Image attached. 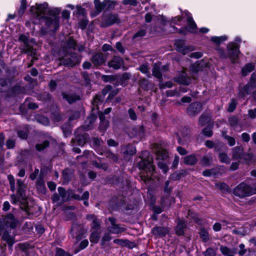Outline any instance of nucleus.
<instances>
[{
    "label": "nucleus",
    "instance_id": "nucleus-1",
    "mask_svg": "<svg viewBox=\"0 0 256 256\" xmlns=\"http://www.w3.org/2000/svg\"><path fill=\"white\" fill-rule=\"evenodd\" d=\"M141 160L138 164L140 169L146 170V175L144 173L140 176L141 180L145 184L151 180V176L154 170L153 165V158L150 152L148 150H144L142 152L140 156Z\"/></svg>",
    "mask_w": 256,
    "mask_h": 256
},
{
    "label": "nucleus",
    "instance_id": "nucleus-2",
    "mask_svg": "<svg viewBox=\"0 0 256 256\" xmlns=\"http://www.w3.org/2000/svg\"><path fill=\"white\" fill-rule=\"evenodd\" d=\"M30 11L32 16L36 20H40L46 14L56 17L59 14V10L57 8L50 9L47 4H36L30 8Z\"/></svg>",
    "mask_w": 256,
    "mask_h": 256
},
{
    "label": "nucleus",
    "instance_id": "nucleus-3",
    "mask_svg": "<svg viewBox=\"0 0 256 256\" xmlns=\"http://www.w3.org/2000/svg\"><path fill=\"white\" fill-rule=\"evenodd\" d=\"M19 224L18 220L12 213L7 214L0 218V236L3 230L10 228L14 229Z\"/></svg>",
    "mask_w": 256,
    "mask_h": 256
},
{
    "label": "nucleus",
    "instance_id": "nucleus-4",
    "mask_svg": "<svg viewBox=\"0 0 256 256\" xmlns=\"http://www.w3.org/2000/svg\"><path fill=\"white\" fill-rule=\"evenodd\" d=\"M16 194H13L10 196L12 202L14 204L25 198L26 189V186L20 179L16 180Z\"/></svg>",
    "mask_w": 256,
    "mask_h": 256
},
{
    "label": "nucleus",
    "instance_id": "nucleus-5",
    "mask_svg": "<svg viewBox=\"0 0 256 256\" xmlns=\"http://www.w3.org/2000/svg\"><path fill=\"white\" fill-rule=\"evenodd\" d=\"M233 194L236 196L244 198L252 195L254 192L250 186L242 182L234 189Z\"/></svg>",
    "mask_w": 256,
    "mask_h": 256
},
{
    "label": "nucleus",
    "instance_id": "nucleus-6",
    "mask_svg": "<svg viewBox=\"0 0 256 256\" xmlns=\"http://www.w3.org/2000/svg\"><path fill=\"white\" fill-rule=\"evenodd\" d=\"M82 127H79L74 132V138L72 140V145L76 142L80 146H84L90 140L89 134L85 132Z\"/></svg>",
    "mask_w": 256,
    "mask_h": 256
},
{
    "label": "nucleus",
    "instance_id": "nucleus-7",
    "mask_svg": "<svg viewBox=\"0 0 256 256\" xmlns=\"http://www.w3.org/2000/svg\"><path fill=\"white\" fill-rule=\"evenodd\" d=\"M18 40L23 42V44L21 46L22 53L27 54L30 56H34L36 49L30 45V40L28 36L24 34H21L18 37Z\"/></svg>",
    "mask_w": 256,
    "mask_h": 256
},
{
    "label": "nucleus",
    "instance_id": "nucleus-8",
    "mask_svg": "<svg viewBox=\"0 0 256 256\" xmlns=\"http://www.w3.org/2000/svg\"><path fill=\"white\" fill-rule=\"evenodd\" d=\"M103 22L101 24L102 26H110L115 24H120L121 21L118 14L110 13L103 16Z\"/></svg>",
    "mask_w": 256,
    "mask_h": 256
},
{
    "label": "nucleus",
    "instance_id": "nucleus-9",
    "mask_svg": "<svg viewBox=\"0 0 256 256\" xmlns=\"http://www.w3.org/2000/svg\"><path fill=\"white\" fill-rule=\"evenodd\" d=\"M86 232L84 226L82 224L74 223L72 224L70 229V234L72 238H76V242H78L83 236L84 234Z\"/></svg>",
    "mask_w": 256,
    "mask_h": 256
},
{
    "label": "nucleus",
    "instance_id": "nucleus-10",
    "mask_svg": "<svg viewBox=\"0 0 256 256\" xmlns=\"http://www.w3.org/2000/svg\"><path fill=\"white\" fill-rule=\"evenodd\" d=\"M174 46H176V50L184 55L188 54L196 49L193 46L186 45L185 40H176Z\"/></svg>",
    "mask_w": 256,
    "mask_h": 256
},
{
    "label": "nucleus",
    "instance_id": "nucleus-11",
    "mask_svg": "<svg viewBox=\"0 0 256 256\" xmlns=\"http://www.w3.org/2000/svg\"><path fill=\"white\" fill-rule=\"evenodd\" d=\"M90 60L94 66L98 67L106 64L107 55L102 52H94L92 55Z\"/></svg>",
    "mask_w": 256,
    "mask_h": 256
},
{
    "label": "nucleus",
    "instance_id": "nucleus-12",
    "mask_svg": "<svg viewBox=\"0 0 256 256\" xmlns=\"http://www.w3.org/2000/svg\"><path fill=\"white\" fill-rule=\"evenodd\" d=\"M124 59L118 56H114L108 62L107 66L110 68L118 70L124 66Z\"/></svg>",
    "mask_w": 256,
    "mask_h": 256
},
{
    "label": "nucleus",
    "instance_id": "nucleus-13",
    "mask_svg": "<svg viewBox=\"0 0 256 256\" xmlns=\"http://www.w3.org/2000/svg\"><path fill=\"white\" fill-rule=\"evenodd\" d=\"M227 50L229 58L232 62H234V60L238 57L239 46L236 42H230L228 44Z\"/></svg>",
    "mask_w": 256,
    "mask_h": 256
},
{
    "label": "nucleus",
    "instance_id": "nucleus-14",
    "mask_svg": "<svg viewBox=\"0 0 256 256\" xmlns=\"http://www.w3.org/2000/svg\"><path fill=\"white\" fill-rule=\"evenodd\" d=\"M202 109V105L199 102H194L188 105L186 108V112L190 116L198 114Z\"/></svg>",
    "mask_w": 256,
    "mask_h": 256
},
{
    "label": "nucleus",
    "instance_id": "nucleus-15",
    "mask_svg": "<svg viewBox=\"0 0 256 256\" xmlns=\"http://www.w3.org/2000/svg\"><path fill=\"white\" fill-rule=\"evenodd\" d=\"M174 80L180 84L184 86H188L191 83L190 77L183 70L174 78Z\"/></svg>",
    "mask_w": 256,
    "mask_h": 256
},
{
    "label": "nucleus",
    "instance_id": "nucleus-16",
    "mask_svg": "<svg viewBox=\"0 0 256 256\" xmlns=\"http://www.w3.org/2000/svg\"><path fill=\"white\" fill-rule=\"evenodd\" d=\"M86 218L90 222V228L94 230H98L101 228V221L97 216L94 214H88L86 216Z\"/></svg>",
    "mask_w": 256,
    "mask_h": 256
},
{
    "label": "nucleus",
    "instance_id": "nucleus-17",
    "mask_svg": "<svg viewBox=\"0 0 256 256\" xmlns=\"http://www.w3.org/2000/svg\"><path fill=\"white\" fill-rule=\"evenodd\" d=\"M169 228L165 226H155L152 230V233L156 238L164 237L169 232Z\"/></svg>",
    "mask_w": 256,
    "mask_h": 256
},
{
    "label": "nucleus",
    "instance_id": "nucleus-18",
    "mask_svg": "<svg viewBox=\"0 0 256 256\" xmlns=\"http://www.w3.org/2000/svg\"><path fill=\"white\" fill-rule=\"evenodd\" d=\"M4 230L2 239L8 244L9 249L12 250V247L15 243L14 236L10 235V232L7 229H5Z\"/></svg>",
    "mask_w": 256,
    "mask_h": 256
},
{
    "label": "nucleus",
    "instance_id": "nucleus-19",
    "mask_svg": "<svg viewBox=\"0 0 256 256\" xmlns=\"http://www.w3.org/2000/svg\"><path fill=\"white\" fill-rule=\"evenodd\" d=\"M60 60V64L68 67H73L79 63L78 58L74 56H72L71 58H62Z\"/></svg>",
    "mask_w": 256,
    "mask_h": 256
},
{
    "label": "nucleus",
    "instance_id": "nucleus-20",
    "mask_svg": "<svg viewBox=\"0 0 256 256\" xmlns=\"http://www.w3.org/2000/svg\"><path fill=\"white\" fill-rule=\"evenodd\" d=\"M130 136L132 138H142L144 134V130L142 125L133 128L130 132Z\"/></svg>",
    "mask_w": 256,
    "mask_h": 256
},
{
    "label": "nucleus",
    "instance_id": "nucleus-21",
    "mask_svg": "<svg viewBox=\"0 0 256 256\" xmlns=\"http://www.w3.org/2000/svg\"><path fill=\"white\" fill-rule=\"evenodd\" d=\"M62 98L66 100L69 104H72L80 100L79 95L76 93L68 94L66 92H62Z\"/></svg>",
    "mask_w": 256,
    "mask_h": 256
},
{
    "label": "nucleus",
    "instance_id": "nucleus-22",
    "mask_svg": "<svg viewBox=\"0 0 256 256\" xmlns=\"http://www.w3.org/2000/svg\"><path fill=\"white\" fill-rule=\"evenodd\" d=\"M97 116L96 114H92L89 116H88L84 124L81 126L83 129L86 130H88L92 128L93 124L96 120Z\"/></svg>",
    "mask_w": 256,
    "mask_h": 256
},
{
    "label": "nucleus",
    "instance_id": "nucleus-23",
    "mask_svg": "<svg viewBox=\"0 0 256 256\" xmlns=\"http://www.w3.org/2000/svg\"><path fill=\"white\" fill-rule=\"evenodd\" d=\"M184 12L186 16L187 17V22L188 23V28L189 32L192 33H195L197 28L196 24L192 17L190 14L186 10Z\"/></svg>",
    "mask_w": 256,
    "mask_h": 256
},
{
    "label": "nucleus",
    "instance_id": "nucleus-24",
    "mask_svg": "<svg viewBox=\"0 0 256 256\" xmlns=\"http://www.w3.org/2000/svg\"><path fill=\"white\" fill-rule=\"evenodd\" d=\"M64 182L68 184L74 177V170L70 168H66L62 172Z\"/></svg>",
    "mask_w": 256,
    "mask_h": 256
},
{
    "label": "nucleus",
    "instance_id": "nucleus-25",
    "mask_svg": "<svg viewBox=\"0 0 256 256\" xmlns=\"http://www.w3.org/2000/svg\"><path fill=\"white\" fill-rule=\"evenodd\" d=\"M232 158L233 160L242 159L244 158V148L238 146L232 149Z\"/></svg>",
    "mask_w": 256,
    "mask_h": 256
},
{
    "label": "nucleus",
    "instance_id": "nucleus-26",
    "mask_svg": "<svg viewBox=\"0 0 256 256\" xmlns=\"http://www.w3.org/2000/svg\"><path fill=\"white\" fill-rule=\"evenodd\" d=\"M138 84L142 89L146 91L153 87V84L145 78H140L138 81Z\"/></svg>",
    "mask_w": 256,
    "mask_h": 256
},
{
    "label": "nucleus",
    "instance_id": "nucleus-27",
    "mask_svg": "<svg viewBox=\"0 0 256 256\" xmlns=\"http://www.w3.org/2000/svg\"><path fill=\"white\" fill-rule=\"evenodd\" d=\"M42 19H44V20L45 24L48 28H50L52 24H54V32H56L59 27V21L56 17L52 18L44 16V17Z\"/></svg>",
    "mask_w": 256,
    "mask_h": 256
},
{
    "label": "nucleus",
    "instance_id": "nucleus-28",
    "mask_svg": "<svg viewBox=\"0 0 256 256\" xmlns=\"http://www.w3.org/2000/svg\"><path fill=\"white\" fill-rule=\"evenodd\" d=\"M254 86H252V82H248L245 85L242 89L240 90L238 96L240 98H244L246 96L249 94L251 92V90L254 89Z\"/></svg>",
    "mask_w": 256,
    "mask_h": 256
},
{
    "label": "nucleus",
    "instance_id": "nucleus-29",
    "mask_svg": "<svg viewBox=\"0 0 256 256\" xmlns=\"http://www.w3.org/2000/svg\"><path fill=\"white\" fill-rule=\"evenodd\" d=\"M152 76L158 79L160 82L162 81V72L158 64H154L152 69Z\"/></svg>",
    "mask_w": 256,
    "mask_h": 256
},
{
    "label": "nucleus",
    "instance_id": "nucleus-30",
    "mask_svg": "<svg viewBox=\"0 0 256 256\" xmlns=\"http://www.w3.org/2000/svg\"><path fill=\"white\" fill-rule=\"evenodd\" d=\"M148 25L144 24L140 26V29L133 36L132 38L136 39L138 38H142L146 35V30L148 28Z\"/></svg>",
    "mask_w": 256,
    "mask_h": 256
},
{
    "label": "nucleus",
    "instance_id": "nucleus-31",
    "mask_svg": "<svg viewBox=\"0 0 256 256\" xmlns=\"http://www.w3.org/2000/svg\"><path fill=\"white\" fill-rule=\"evenodd\" d=\"M188 174L187 171L185 170L176 171L170 174V178L173 180H180L182 178L184 177Z\"/></svg>",
    "mask_w": 256,
    "mask_h": 256
},
{
    "label": "nucleus",
    "instance_id": "nucleus-32",
    "mask_svg": "<svg viewBox=\"0 0 256 256\" xmlns=\"http://www.w3.org/2000/svg\"><path fill=\"white\" fill-rule=\"evenodd\" d=\"M94 4L96 10L92 14L93 16H95L98 14L103 10L105 9L104 1L100 2V0H94Z\"/></svg>",
    "mask_w": 256,
    "mask_h": 256
},
{
    "label": "nucleus",
    "instance_id": "nucleus-33",
    "mask_svg": "<svg viewBox=\"0 0 256 256\" xmlns=\"http://www.w3.org/2000/svg\"><path fill=\"white\" fill-rule=\"evenodd\" d=\"M198 162V159L194 154H190L184 158V163L186 165L194 166Z\"/></svg>",
    "mask_w": 256,
    "mask_h": 256
},
{
    "label": "nucleus",
    "instance_id": "nucleus-34",
    "mask_svg": "<svg viewBox=\"0 0 256 256\" xmlns=\"http://www.w3.org/2000/svg\"><path fill=\"white\" fill-rule=\"evenodd\" d=\"M212 158L210 155L204 156L200 161V164L202 166L208 167L212 164Z\"/></svg>",
    "mask_w": 256,
    "mask_h": 256
},
{
    "label": "nucleus",
    "instance_id": "nucleus-35",
    "mask_svg": "<svg viewBox=\"0 0 256 256\" xmlns=\"http://www.w3.org/2000/svg\"><path fill=\"white\" fill-rule=\"evenodd\" d=\"M36 186L40 192L42 194H44L46 192V188L45 187L44 180L38 178L36 182Z\"/></svg>",
    "mask_w": 256,
    "mask_h": 256
},
{
    "label": "nucleus",
    "instance_id": "nucleus-36",
    "mask_svg": "<svg viewBox=\"0 0 256 256\" xmlns=\"http://www.w3.org/2000/svg\"><path fill=\"white\" fill-rule=\"evenodd\" d=\"M108 230L110 233L114 234H119L126 230V229L122 227L120 224H117L113 226H109Z\"/></svg>",
    "mask_w": 256,
    "mask_h": 256
},
{
    "label": "nucleus",
    "instance_id": "nucleus-37",
    "mask_svg": "<svg viewBox=\"0 0 256 256\" xmlns=\"http://www.w3.org/2000/svg\"><path fill=\"white\" fill-rule=\"evenodd\" d=\"M150 68L147 63L140 64V66L137 68V70L146 74L148 78H150L152 77V74L150 72Z\"/></svg>",
    "mask_w": 256,
    "mask_h": 256
},
{
    "label": "nucleus",
    "instance_id": "nucleus-38",
    "mask_svg": "<svg viewBox=\"0 0 256 256\" xmlns=\"http://www.w3.org/2000/svg\"><path fill=\"white\" fill-rule=\"evenodd\" d=\"M186 226V222L182 220H178L177 226L176 228V233L178 236L184 234V228Z\"/></svg>",
    "mask_w": 256,
    "mask_h": 256
},
{
    "label": "nucleus",
    "instance_id": "nucleus-39",
    "mask_svg": "<svg viewBox=\"0 0 256 256\" xmlns=\"http://www.w3.org/2000/svg\"><path fill=\"white\" fill-rule=\"evenodd\" d=\"M132 77V74L130 72H124L120 78L118 80V82L122 86H124L127 82L130 80Z\"/></svg>",
    "mask_w": 256,
    "mask_h": 256
},
{
    "label": "nucleus",
    "instance_id": "nucleus-40",
    "mask_svg": "<svg viewBox=\"0 0 256 256\" xmlns=\"http://www.w3.org/2000/svg\"><path fill=\"white\" fill-rule=\"evenodd\" d=\"M64 48L66 50H76V41L72 37L70 38L68 41L66 42V44L64 46Z\"/></svg>",
    "mask_w": 256,
    "mask_h": 256
},
{
    "label": "nucleus",
    "instance_id": "nucleus-41",
    "mask_svg": "<svg viewBox=\"0 0 256 256\" xmlns=\"http://www.w3.org/2000/svg\"><path fill=\"white\" fill-rule=\"evenodd\" d=\"M157 160H166L168 158V152L163 149H159L156 152Z\"/></svg>",
    "mask_w": 256,
    "mask_h": 256
},
{
    "label": "nucleus",
    "instance_id": "nucleus-42",
    "mask_svg": "<svg viewBox=\"0 0 256 256\" xmlns=\"http://www.w3.org/2000/svg\"><path fill=\"white\" fill-rule=\"evenodd\" d=\"M104 100V98L102 97L101 95L96 94L92 102L93 108H96L98 109V105L99 104H102Z\"/></svg>",
    "mask_w": 256,
    "mask_h": 256
},
{
    "label": "nucleus",
    "instance_id": "nucleus-43",
    "mask_svg": "<svg viewBox=\"0 0 256 256\" xmlns=\"http://www.w3.org/2000/svg\"><path fill=\"white\" fill-rule=\"evenodd\" d=\"M254 64L248 63L242 68V73L243 76H246L248 73L252 72L254 68Z\"/></svg>",
    "mask_w": 256,
    "mask_h": 256
},
{
    "label": "nucleus",
    "instance_id": "nucleus-44",
    "mask_svg": "<svg viewBox=\"0 0 256 256\" xmlns=\"http://www.w3.org/2000/svg\"><path fill=\"white\" fill-rule=\"evenodd\" d=\"M228 37L226 36H212L210 38V41L215 44L216 46H219L222 42L227 40Z\"/></svg>",
    "mask_w": 256,
    "mask_h": 256
},
{
    "label": "nucleus",
    "instance_id": "nucleus-45",
    "mask_svg": "<svg viewBox=\"0 0 256 256\" xmlns=\"http://www.w3.org/2000/svg\"><path fill=\"white\" fill-rule=\"evenodd\" d=\"M100 238V232L95 230L90 234V240L92 243L96 244L98 242Z\"/></svg>",
    "mask_w": 256,
    "mask_h": 256
},
{
    "label": "nucleus",
    "instance_id": "nucleus-46",
    "mask_svg": "<svg viewBox=\"0 0 256 256\" xmlns=\"http://www.w3.org/2000/svg\"><path fill=\"white\" fill-rule=\"evenodd\" d=\"M104 154L106 158H108L110 160L114 162H116L118 161V156L112 153L110 150H107L105 152Z\"/></svg>",
    "mask_w": 256,
    "mask_h": 256
},
{
    "label": "nucleus",
    "instance_id": "nucleus-47",
    "mask_svg": "<svg viewBox=\"0 0 256 256\" xmlns=\"http://www.w3.org/2000/svg\"><path fill=\"white\" fill-rule=\"evenodd\" d=\"M89 192L88 191H85L81 196L78 194H74L72 195V198L78 200H88L89 198Z\"/></svg>",
    "mask_w": 256,
    "mask_h": 256
},
{
    "label": "nucleus",
    "instance_id": "nucleus-48",
    "mask_svg": "<svg viewBox=\"0 0 256 256\" xmlns=\"http://www.w3.org/2000/svg\"><path fill=\"white\" fill-rule=\"evenodd\" d=\"M101 78L102 80L105 82H112L118 80V76L116 74L102 75V76Z\"/></svg>",
    "mask_w": 256,
    "mask_h": 256
},
{
    "label": "nucleus",
    "instance_id": "nucleus-49",
    "mask_svg": "<svg viewBox=\"0 0 256 256\" xmlns=\"http://www.w3.org/2000/svg\"><path fill=\"white\" fill-rule=\"evenodd\" d=\"M22 92V89L21 87L18 85H16L10 90L9 93L10 96H14Z\"/></svg>",
    "mask_w": 256,
    "mask_h": 256
},
{
    "label": "nucleus",
    "instance_id": "nucleus-50",
    "mask_svg": "<svg viewBox=\"0 0 256 256\" xmlns=\"http://www.w3.org/2000/svg\"><path fill=\"white\" fill-rule=\"evenodd\" d=\"M216 186L222 192H229L230 188L229 186L224 182H218L216 184Z\"/></svg>",
    "mask_w": 256,
    "mask_h": 256
},
{
    "label": "nucleus",
    "instance_id": "nucleus-51",
    "mask_svg": "<svg viewBox=\"0 0 256 256\" xmlns=\"http://www.w3.org/2000/svg\"><path fill=\"white\" fill-rule=\"evenodd\" d=\"M220 251L224 256H234V253L230 249L226 246H221L220 247Z\"/></svg>",
    "mask_w": 256,
    "mask_h": 256
},
{
    "label": "nucleus",
    "instance_id": "nucleus-52",
    "mask_svg": "<svg viewBox=\"0 0 256 256\" xmlns=\"http://www.w3.org/2000/svg\"><path fill=\"white\" fill-rule=\"evenodd\" d=\"M26 0H21L20 6L18 10V14L20 16H22L24 13L26 8Z\"/></svg>",
    "mask_w": 256,
    "mask_h": 256
},
{
    "label": "nucleus",
    "instance_id": "nucleus-53",
    "mask_svg": "<svg viewBox=\"0 0 256 256\" xmlns=\"http://www.w3.org/2000/svg\"><path fill=\"white\" fill-rule=\"evenodd\" d=\"M136 152V148L132 144H128L126 148L124 153L128 155H133Z\"/></svg>",
    "mask_w": 256,
    "mask_h": 256
},
{
    "label": "nucleus",
    "instance_id": "nucleus-54",
    "mask_svg": "<svg viewBox=\"0 0 256 256\" xmlns=\"http://www.w3.org/2000/svg\"><path fill=\"white\" fill-rule=\"evenodd\" d=\"M92 164L94 167L102 169L104 171L108 169V165L104 163H100L98 162L96 160H92Z\"/></svg>",
    "mask_w": 256,
    "mask_h": 256
},
{
    "label": "nucleus",
    "instance_id": "nucleus-55",
    "mask_svg": "<svg viewBox=\"0 0 256 256\" xmlns=\"http://www.w3.org/2000/svg\"><path fill=\"white\" fill-rule=\"evenodd\" d=\"M50 145L48 140H45L42 143L36 144L35 146L36 150L38 152L44 150L46 148H48Z\"/></svg>",
    "mask_w": 256,
    "mask_h": 256
},
{
    "label": "nucleus",
    "instance_id": "nucleus-56",
    "mask_svg": "<svg viewBox=\"0 0 256 256\" xmlns=\"http://www.w3.org/2000/svg\"><path fill=\"white\" fill-rule=\"evenodd\" d=\"M81 75L82 78L84 79L85 85L88 86L90 84L91 82L90 76L92 75V74H90L86 72H81Z\"/></svg>",
    "mask_w": 256,
    "mask_h": 256
},
{
    "label": "nucleus",
    "instance_id": "nucleus-57",
    "mask_svg": "<svg viewBox=\"0 0 256 256\" xmlns=\"http://www.w3.org/2000/svg\"><path fill=\"white\" fill-rule=\"evenodd\" d=\"M200 238L204 242H206L209 240L208 232L204 228H201L200 232Z\"/></svg>",
    "mask_w": 256,
    "mask_h": 256
},
{
    "label": "nucleus",
    "instance_id": "nucleus-58",
    "mask_svg": "<svg viewBox=\"0 0 256 256\" xmlns=\"http://www.w3.org/2000/svg\"><path fill=\"white\" fill-rule=\"evenodd\" d=\"M28 130L27 128L19 130L17 131V134L19 138L22 139H26L28 137Z\"/></svg>",
    "mask_w": 256,
    "mask_h": 256
},
{
    "label": "nucleus",
    "instance_id": "nucleus-59",
    "mask_svg": "<svg viewBox=\"0 0 256 256\" xmlns=\"http://www.w3.org/2000/svg\"><path fill=\"white\" fill-rule=\"evenodd\" d=\"M223 137L227 140L230 146H234L236 144V140L234 138L226 135V132H222Z\"/></svg>",
    "mask_w": 256,
    "mask_h": 256
},
{
    "label": "nucleus",
    "instance_id": "nucleus-60",
    "mask_svg": "<svg viewBox=\"0 0 256 256\" xmlns=\"http://www.w3.org/2000/svg\"><path fill=\"white\" fill-rule=\"evenodd\" d=\"M104 2L106 10L113 9L116 5V2L110 0H104Z\"/></svg>",
    "mask_w": 256,
    "mask_h": 256
},
{
    "label": "nucleus",
    "instance_id": "nucleus-61",
    "mask_svg": "<svg viewBox=\"0 0 256 256\" xmlns=\"http://www.w3.org/2000/svg\"><path fill=\"white\" fill-rule=\"evenodd\" d=\"M36 120L38 122L44 126H48L50 123L48 118L44 116H38L36 118Z\"/></svg>",
    "mask_w": 256,
    "mask_h": 256
},
{
    "label": "nucleus",
    "instance_id": "nucleus-62",
    "mask_svg": "<svg viewBox=\"0 0 256 256\" xmlns=\"http://www.w3.org/2000/svg\"><path fill=\"white\" fill-rule=\"evenodd\" d=\"M219 158L221 162L229 164L230 162V160L228 156L224 152L220 153L219 154Z\"/></svg>",
    "mask_w": 256,
    "mask_h": 256
},
{
    "label": "nucleus",
    "instance_id": "nucleus-63",
    "mask_svg": "<svg viewBox=\"0 0 256 256\" xmlns=\"http://www.w3.org/2000/svg\"><path fill=\"white\" fill-rule=\"evenodd\" d=\"M237 104L238 102L234 98L232 99L230 102L229 103L227 111L230 112H233L236 109Z\"/></svg>",
    "mask_w": 256,
    "mask_h": 256
},
{
    "label": "nucleus",
    "instance_id": "nucleus-64",
    "mask_svg": "<svg viewBox=\"0 0 256 256\" xmlns=\"http://www.w3.org/2000/svg\"><path fill=\"white\" fill-rule=\"evenodd\" d=\"M55 256H72V255L62 248H57Z\"/></svg>",
    "mask_w": 256,
    "mask_h": 256
}]
</instances>
